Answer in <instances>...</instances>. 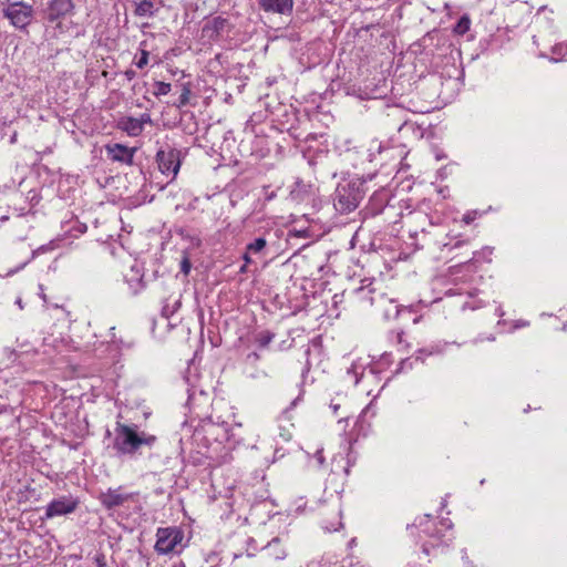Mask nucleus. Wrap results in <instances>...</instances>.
Masks as SVG:
<instances>
[{"label": "nucleus", "instance_id": "f257e3e1", "mask_svg": "<svg viewBox=\"0 0 567 567\" xmlns=\"http://www.w3.org/2000/svg\"><path fill=\"white\" fill-rule=\"evenodd\" d=\"M157 442L156 435L141 431L137 424L116 421L112 444L109 447L114 452V456L118 458L136 460L148 452L150 461L154 463L152 451Z\"/></svg>", "mask_w": 567, "mask_h": 567}, {"label": "nucleus", "instance_id": "f03ea898", "mask_svg": "<svg viewBox=\"0 0 567 567\" xmlns=\"http://www.w3.org/2000/svg\"><path fill=\"white\" fill-rule=\"evenodd\" d=\"M368 192L367 178L359 177L340 183L333 194V206L340 214H349L358 208Z\"/></svg>", "mask_w": 567, "mask_h": 567}, {"label": "nucleus", "instance_id": "7ed1b4c3", "mask_svg": "<svg viewBox=\"0 0 567 567\" xmlns=\"http://www.w3.org/2000/svg\"><path fill=\"white\" fill-rule=\"evenodd\" d=\"M183 152L171 144H165L156 152V163L162 174L172 176L174 179L179 172Z\"/></svg>", "mask_w": 567, "mask_h": 567}, {"label": "nucleus", "instance_id": "20e7f679", "mask_svg": "<svg viewBox=\"0 0 567 567\" xmlns=\"http://www.w3.org/2000/svg\"><path fill=\"white\" fill-rule=\"evenodd\" d=\"M33 7L23 1L11 2L2 9V16L10 21L16 29L25 31L33 19Z\"/></svg>", "mask_w": 567, "mask_h": 567}, {"label": "nucleus", "instance_id": "39448f33", "mask_svg": "<svg viewBox=\"0 0 567 567\" xmlns=\"http://www.w3.org/2000/svg\"><path fill=\"white\" fill-rule=\"evenodd\" d=\"M183 538L184 532L178 527H159L156 532L154 549L159 555L171 554Z\"/></svg>", "mask_w": 567, "mask_h": 567}, {"label": "nucleus", "instance_id": "423d86ee", "mask_svg": "<svg viewBox=\"0 0 567 567\" xmlns=\"http://www.w3.org/2000/svg\"><path fill=\"white\" fill-rule=\"evenodd\" d=\"M234 29L235 24L229 19L217 16L204 24L202 32L209 41L219 42L228 38Z\"/></svg>", "mask_w": 567, "mask_h": 567}, {"label": "nucleus", "instance_id": "0eeeda50", "mask_svg": "<svg viewBox=\"0 0 567 567\" xmlns=\"http://www.w3.org/2000/svg\"><path fill=\"white\" fill-rule=\"evenodd\" d=\"M80 501L71 495L52 499L45 507L44 518L50 519L56 516H64L74 513Z\"/></svg>", "mask_w": 567, "mask_h": 567}, {"label": "nucleus", "instance_id": "6e6552de", "mask_svg": "<svg viewBox=\"0 0 567 567\" xmlns=\"http://www.w3.org/2000/svg\"><path fill=\"white\" fill-rule=\"evenodd\" d=\"M389 190L382 187L378 190H374L370 196L367 206L361 212L363 217H375L377 215L381 214L384 208L389 206Z\"/></svg>", "mask_w": 567, "mask_h": 567}, {"label": "nucleus", "instance_id": "1a4fd4ad", "mask_svg": "<svg viewBox=\"0 0 567 567\" xmlns=\"http://www.w3.org/2000/svg\"><path fill=\"white\" fill-rule=\"evenodd\" d=\"M122 486L116 488H109L106 492L100 493L97 496L99 502L106 511H112L122 506L124 503L131 501L134 493H121Z\"/></svg>", "mask_w": 567, "mask_h": 567}, {"label": "nucleus", "instance_id": "9d476101", "mask_svg": "<svg viewBox=\"0 0 567 567\" xmlns=\"http://www.w3.org/2000/svg\"><path fill=\"white\" fill-rule=\"evenodd\" d=\"M343 161L354 168L363 166L367 162H371L372 153L363 144L348 147L342 154H340Z\"/></svg>", "mask_w": 567, "mask_h": 567}, {"label": "nucleus", "instance_id": "9b49d317", "mask_svg": "<svg viewBox=\"0 0 567 567\" xmlns=\"http://www.w3.org/2000/svg\"><path fill=\"white\" fill-rule=\"evenodd\" d=\"M73 9L74 3L72 0H50L44 10L45 19L49 22H55L71 13Z\"/></svg>", "mask_w": 567, "mask_h": 567}, {"label": "nucleus", "instance_id": "f8f14e48", "mask_svg": "<svg viewBox=\"0 0 567 567\" xmlns=\"http://www.w3.org/2000/svg\"><path fill=\"white\" fill-rule=\"evenodd\" d=\"M293 0H259L260 10L267 13L290 16L293 11Z\"/></svg>", "mask_w": 567, "mask_h": 567}, {"label": "nucleus", "instance_id": "ddd939ff", "mask_svg": "<svg viewBox=\"0 0 567 567\" xmlns=\"http://www.w3.org/2000/svg\"><path fill=\"white\" fill-rule=\"evenodd\" d=\"M106 152L109 157L113 162H120L124 164H133L134 153L136 152L135 147H127L126 145L115 143L113 145L106 146Z\"/></svg>", "mask_w": 567, "mask_h": 567}, {"label": "nucleus", "instance_id": "4468645a", "mask_svg": "<svg viewBox=\"0 0 567 567\" xmlns=\"http://www.w3.org/2000/svg\"><path fill=\"white\" fill-rule=\"evenodd\" d=\"M439 352H440L439 349L434 348V347L419 349L415 352V355L401 359V361L399 363V367L395 370V373L406 372L409 370H412L414 363H416V362H422L423 363L425 357L432 355V354L439 353Z\"/></svg>", "mask_w": 567, "mask_h": 567}, {"label": "nucleus", "instance_id": "2eb2a0df", "mask_svg": "<svg viewBox=\"0 0 567 567\" xmlns=\"http://www.w3.org/2000/svg\"><path fill=\"white\" fill-rule=\"evenodd\" d=\"M441 41H442V35H441L440 30L433 29V30L426 32L421 39L415 41L412 44V47L417 48V49H415V52L422 54L427 49H431V48L437 49L441 44Z\"/></svg>", "mask_w": 567, "mask_h": 567}, {"label": "nucleus", "instance_id": "dca6fc26", "mask_svg": "<svg viewBox=\"0 0 567 567\" xmlns=\"http://www.w3.org/2000/svg\"><path fill=\"white\" fill-rule=\"evenodd\" d=\"M264 556L269 560H282L287 556L286 548L279 537L272 538L264 548Z\"/></svg>", "mask_w": 567, "mask_h": 567}, {"label": "nucleus", "instance_id": "f3484780", "mask_svg": "<svg viewBox=\"0 0 567 567\" xmlns=\"http://www.w3.org/2000/svg\"><path fill=\"white\" fill-rule=\"evenodd\" d=\"M377 307L381 311L384 319L396 318L402 311L401 307L392 299H388L384 295L380 293L377 300Z\"/></svg>", "mask_w": 567, "mask_h": 567}, {"label": "nucleus", "instance_id": "a211bd4d", "mask_svg": "<svg viewBox=\"0 0 567 567\" xmlns=\"http://www.w3.org/2000/svg\"><path fill=\"white\" fill-rule=\"evenodd\" d=\"M334 156H337L336 152L331 153L328 148L318 147L309 157V164L312 166H321L322 168H328L330 161Z\"/></svg>", "mask_w": 567, "mask_h": 567}, {"label": "nucleus", "instance_id": "6ab92c4d", "mask_svg": "<svg viewBox=\"0 0 567 567\" xmlns=\"http://www.w3.org/2000/svg\"><path fill=\"white\" fill-rule=\"evenodd\" d=\"M134 6V14L140 18H153L158 8L151 0H132Z\"/></svg>", "mask_w": 567, "mask_h": 567}, {"label": "nucleus", "instance_id": "aec40b11", "mask_svg": "<svg viewBox=\"0 0 567 567\" xmlns=\"http://www.w3.org/2000/svg\"><path fill=\"white\" fill-rule=\"evenodd\" d=\"M118 127L130 136H138L143 132V121L136 117L127 116L118 122Z\"/></svg>", "mask_w": 567, "mask_h": 567}, {"label": "nucleus", "instance_id": "412c9836", "mask_svg": "<svg viewBox=\"0 0 567 567\" xmlns=\"http://www.w3.org/2000/svg\"><path fill=\"white\" fill-rule=\"evenodd\" d=\"M312 186L303 183L301 179H297L295 185L290 189V197L296 202H303L311 195Z\"/></svg>", "mask_w": 567, "mask_h": 567}, {"label": "nucleus", "instance_id": "4be33fe9", "mask_svg": "<svg viewBox=\"0 0 567 567\" xmlns=\"http://www.w3.org/2000/svg\"><path fill=\"white\" fill-rule=\"evenodd\" d=\"M266 248L267 240L265 237H257L246 246L248 254L252 255H265Z\"/></svg>", "mask_w": 567, "mask_h": 567}, {"label": "nucleus", "instance_id": "5701e85b", "mask_svg": "<svg viewBox=\"0 0 567 567\" xmlns=\"http://www.w3.org/2000/svg\"><path fill=\"white\" fill-rule=\"evenodd\" d=\"M182 91L176 102H174V105L178 109H182L189 104V97L192 94L190 90V83H184L181 85Z\"/></svg>", "mask_w": 567, "mask_h": 567}, {"label": "nucleus", "instance_id": "b1692460", "mask_svg": "<svg viewBox=\"0 0 567 567\" xmlns=\"http://www.w3.org/2000/svg\"><path fill=\"white\" fill-rule=\"evenodd\" d=\"M471 27V19L467 14L462 16L453 28V31L457 35L465 34Z\"/></svg>", "mask_w": 567, "mask_h": 567}, {"label": "nucleus", "instance_id": "393cba45", "mask_svg": "<svg viewBox=\"0 0 567 567\" xmlns=\"http://www.w3.org/2000/svg\"><path fill=\"white\" fill-rule=\"evenodd\" d=\"M275 338V333L268 330L260 331L256 336V342L259 348H266Z\"/></svg>", "mask_w": 567, "mask_h": 567}, {"label": "nucleus", "instance_id": "a878e982", "mask_svg": "<svg viewBox=\"0 0 567 567\" xmlns=\"http://www.w3.org/2000/svg\"><path fill=\"white\" fill-rule=\"evenodd\" d=\"M153 86H154L153 94L157 97L168 94L172 89L171 83H166L163 81H155Z\"/></svg>", "mask_w": 567, "mask_h": 567}, {"label": "nucleus", "instance_id": "bb28decb", "mask_svg": "<svg viewBox=\"0 0 567 567\" xmlns=\"http://www.w3.org/2000/svg\"><path fill=\"white\" fill-rule=\"evenodd\" d=\"M551 52H553L554 55H556V58H553V60L557 62L563 56H565L567 54V44H565V43L555 44L551 48Z\"/></svg>", "mask_w": 567, "mask_h": 567}, {"label": "nucleus", "instance_id": "cd10ccee", "mask_svg": "<svg viewBox=\"0 0 567 567\" xmlns=\"http://www.w3.org/2000/svg\"><path fill=\"white\" fill-rule=\"evenodd\" d=\"M192 269V261L187 251L183 252V258L181 260V272L185 276H188Z\"/></svg>", "mask_w": 567, "mask_h": 567}, {"label": "nucleus", "instance_id": "c85d7f7f", "mask_svg": "<svg viewBox=\"0 0 567 567\" xmlns=\"http://www.w3.org/2000/svg\"><path fill=\"white\" fill-rule=\"evenodd\" d=\"M391 334L393 336V338L395 339L396 343L401 347L399 349V351H403V350H408L410 344L406 343L403 339V336H404V332L401 330V331H392Z\"/></svg>", "mask_w": 567, "mask_h": 567}, {"label": "nucleus", "instance_id": "c756f323", "mask_svg": "<svg viewBox=\"0 0 567 567\" xmlns=\"http://www.w3.org/2000/svg\"><path fill=\"white\" fill-rule=\"evenodd\" d=\"M148 56H150V52L145 49H141V56L140 59L135 62V65L138 68V69H143L147 65L148 63Z\"/></svg>", "mask_w": 567, "mask_h": 567}, {"label": "nucleus", "instance_id": "7c9ffc66", "mask_svg": "<svg viewBox=\"0 0 567 567\" xmlns=\"http://www.w3.org/2000/svg\"><path fill=\"white\" fill-rule=\"evenodd\" d=\"M468 244V240H456L454 244L452 243H446L443 245V248H447L449 250H453V249H456V248H461L463 247L464 245H467Z\"/></svg>", "mask_w": 567, "mask_h": 567}, {"label": "nucleus", "instance_id": "2f4dec72", "mask_svg": "<svg viewBox=\"0 0 567 567\" xmlns=\"http://www.w3.org/2000/svg\"><path fill=\"white\" fill-rule=\"evenodd\" d=\"M94 563H95L96 567H107L106 558L103 553H99L95 555Z\"/></svg>", "mask_w": 567, "mask_h": 567}, {"label": "nucleus", "instance_id": "473e14b6", "mask_svg": "<svg viewBox=\"0 0 567 567\" xmlns=\"http://www.w3.org/2000/svg\"><path fill=\"white\" fill-rule=\"evenodd\" d=\"M477 214V210L468 212L463 216L462 221L466 225H470L472 221L475 220Z\"/></svg>", "mask_w": 567, "mask_h": 567}, {"label": "nucleus", "instance_id": "72a5a7b5", "mask_svg": "<svg viewBox=\"0 0 567 567\" xmlns=\"http://www.w3.org/2000/svg\"><path fill=\"white\" fill-rule=\"evenodd\" d=\"M52 249H53V247H52L51 244L42 245V246H40L39 248H37V249H34L32 251V258H34L35 256H38L40 254H44V252H47L49 250H52Z\"/></svg>", "mask_w": 567, "mask_h": 567}, {"label": "nucleus", "instance_id": "f704fd0d", "mask_svg": "<svg viewBox=\"0 0 567 567\" xmlns=\"http://www.w3.org/2000/svg\"><path fill=\"white\" fill-rule=\"evenodd\" d=\"M358 292L361 295V297H362L363 299H369V300H370V303H371L372 306L374 305V302H375L374 297H372V296H371V297H368V293H372V292H374V290H373V289H369L368 291H365V289H364V288H360V289L358 290Z\"/></svg>", "mask_w": 567, "mask_h": 567}, {"label": "nucleus", "instance_id": "c9c22d12", "mask_svg": "<svg viewBox=\"0 0 567 567\" xmlns=\"http://www.w3.org/2000/svg\"><path fill=\"white\" fill-rule=\"evenodd\" d=\"M285 455H286V450L284 447H276L274 451L272 462L284 458Z\"/></svg>", "mask_w": 567, "mask_h": 567}, {"label": "nucleus", "instance_id": "e433bc0d", "mask_svg": "<svg viewBox=\"0 0 567 567\" xmlns=\"http://www.w3.org/2000/svg\"><path fill=\"white\" fill-rule=\"evenodd\" d=\"M305 353H306V357L308 358L310 354V349L308 348ZM309 370H310V363H309V360L307 359V363H306L305 368L302 369V378H305V375L309 372Z\"/></svg>", "mask_w": 567, "mask_h": 567}, {"label": "nucleus", "instance_id": "4c0bfd02", "mask_svg": "<svg viewBox=\"0 0 567 567\" xmlns=\"http://www.w3.org/2000/svg\"><path fill=\"white\" fill-rule=\"evenodd\" d=\"M251 255L252 254H248V250L246 249V251L243 255L244 264L249 266V265H251L254 262V259L251 258Z\"/></svg>", "mask_w": 567, "mask_h": 567}, {"label": "nucleus", "instance_id": "58836bf2", "mask_svg": "<svg viewBox=\"0 0 567 567\" xmlns=\"http://www.w3.org/2000/svg\"><path fill=\"white\" fill-rule=\"evenodd\" d=\"M124 75L125 78L128 80V81H132L136 78V72L133 70V69H127L125 72H124Z\"/></svg>", "mask_w": 567, "mask_h": 567}, {"label": "nucleus", "instance_id": "ea45409f", "mask_svg": "<svg viewBox=\"0 0 567 567\" xmlns=\"http://www.w3.org/2000/svg\"><path fill=\"white\" fill-rule=\"evenodd\" d=\"M315 457L317 460V462L320 464V465H323L324 463V457H323V452L322 451H317L316 454H315Z\"/></svg>", "mask_w": 567, "mask_h": 567}, {"label": "nucleus", "instance_id": "a19ab883", "mask_svg": "<svg viewBox=\"0 0 567 567\" xmlns=\"http://www.w3.org/2000/svg\"><path fill=\"white\" fill-rule=\"evenodd\" d=\"M174 313V309L173 310H169L168 306H164L163 309H162V315L166 318H168L171 315Z\"/></svg>", "mask_w": 567, "mask_h": 567}, {"label": "nucleus", "instance_id": "79ce46f5", "mask_svg": "<svg viewBox=\"0 0 567 567\" xmlns=\"http://www.w3.org/2000/svg\"><path fill=\"white\" fill-rule=\"evenodd\" d=\"M138 120H140V121H143V125H144L145 123H151V116H150V114H147V113L142 114L141 118H138Z\"/></svg>", "mask_w": 567, "mask_h": 567}, {"label": "nucleus", "instance_id": "37998d69", "mask_svg": "<svg viewBox=\"0 0 567 567\" xmlns=\"http://www.w3.org/2000/svg\"><path fill=\"white\" fill-rule=\"evenodd\" d=\"M330 408L332 409V412L334 415H338V411L340 409V404L333 403V401L330 403Z\"/></svg>", "mask_w": 567, "mask_h": 567}, {"label": "nucleus", "instance_id": "c03bdc74", "mask_svg": "<svg viewBox=\"0 0 567 567\" xmlns=\"http://www.w3.org/2000/svg\"><path fill=\"white\" fill-rule=\"evenodd\" d=\"M441 525H442V526H444V527H445V528H447V529L453 527L452 522H451V520H449V519H442V520H441Z\"/></svg>", "mask_w": 567, "mask_h": 567}, {"label": "nucleus", "instance_id": "a18cd8bd", "mask_svg": "<svg viewBox=\"0 0 567 567\" xmlns=\"http://www.w3.org/2000/svg\"><path fill=\"white\" fill-rule=\"evenodd\" d=\"M248 267H249L248 265L244 264V265L239 268V274H247V272H249L250 270H249V268H248Z\"/></svg>", "mask_w": 567, "mask_h": 567}, {"label": "nucleus", "instance_id": "49530a36", "mask_svg": "<svg viewBox=\"0 0 567 567\" xmlns=\"http://www.w3.org/2000/svg\"><path fill=\"white\" fill-rule=\"evenodd\" d=\"M17 135H18V134H17V131H13V133L11 134L10 140H9L10 144L16 143V141H17Z\"/></svg>", "mask_w": 567, "mask_h": 567}, {"label": "nucleus", "instance_id": "de8ad7c7", "mask_svg": "<svg viewBox=\"0 0 567 567\" xmlns=\"http://www.w3.org/2000/svg\"><path fill=\"white\" fill-rule=\"evenodd\" d=\"M303 390L300 391L299 395L291 402V406H296L297 402L301 399Z\"/></svg>", "mask_w": 567, "mask_h": 567}, {"label": "nucleus", "instance_id": "09e8293b", "mask_svg": "<svg viewBox=\"0 0 567 567\" xmlns=\"http://www.w3.org/2000/svg\"><path fill=\"white\" fill-rule=\"evenodd\" d=\"M431 537L441 538L443 535L441 534V530H435V533L431 534Z\"/></svg>", "mask_w": 567, "mask_h": 567}, {"label": "nucleus", "instance_id": "8fccbe9b", "mask_svg": "<svg viewBox=\"0 0 567 567\" xmlns=\"http://www.w3.org/2000/svg\"><path fill=\"white\" fill-rule=\"evenodd\" d=\"M192 241H193V244H194L195 246H199V245H200V243H202V241H200V239H199L198 237H194V238H192Z\"/></svg>", "mask_w": 567, "mask_h": 567}, {"label": "nucleus", "instance_id": "3c124183", "mask_svg": "<svg viewBox=\"0 0 567 567\" xmlns=\"http://www.w3.org/2000/svg\"><path fill=\"white\" fill-rule=\"evenodd\" d=\"M8 219H9V216H8V215H1V216H0V221H1V223H2V221H6V220H8Z\"/></svg>", "mask_w": 567, "mask_h": 567}, {"label": "nucleus", "instance_id": "603ef678", "mask_svg": "<svg viewBox=\"0 0 567 567\" xmlns=\"http://www.w3.org/2000/svg\"><path fill=\"white\" fill-rule=\"evenodd\" d=\"M250 357L255 358L256 360L259 359V355L256 352L248 354V358H250Z\"/></svg>", "mask_w": 567, "mask_h": 567}, {"label": "nucleus", "instance_id": "864d4df0", "mask_svg": "<svg viewBox=\"0 0 567 567\" xmlns=\"http://www.w3.org/2000/svg\"><path fill=\"white\" fill-rule=\"evenodd\" d=\"M473 255H476V254H475V252H473ZM474 258H475V256H473L472 258H468V260H466V261H460V264H466V262H468V261H472Z\"/></svg>", "mask_w": 567, "mask_h": 567}, {"label": "nucleus", "instance_id": "5fc2aeb1", "mask_svg": "<svg viewBox=\"0 0 567 567\" xmlns=\"http://www.w3.org/2000/svg\"><path fill=\"white\" fill-rule=\"evenodd\" d=\"M111 436H112V432L110 430H106L105 437H111Z\"/></svg>", "mask_w": 567, "mask_h": 567}, {"label": "nucleus", "instance_id": "6e6d98bb", "mask_svg": "<svg viewBox=\"0 0 567 567\" xmlns=\"http://www.w3.org/2000/svg\"><path fill=\"white\" fill-rule=\"evenodd\" d=\"M178 234H179L182 237H186V235H185V230H184V229H181V230L178 231Z\"/></svg>", "mask_w": 567, "mask_h": 567}, {"label": "nucleus", "instance_id": "4d7b16f0", "mask_svg": "<svg viewBox=\"0 0 567 567\" xmlns=\"http://www.w3.org/2000/svg\"><path fill=\"white\" fill-rule=\"evenodd\" d=\"M423 551L429 554V549H427V546L426 545H423Z\"/></svg>", "mask_w": 567, "mask_h": 567}, {"label": "nucleus", "instance_id": "13d9d810", "mask_svg": "<svg viewBox=\"0 0 567 567\" xmlns=\"http://www.w3.org/2000/svg\"><path fill=\"white\" fill-rule=\"evenodd\" d=\"M272 197H274V194H269V196L267 198L271 199Z\"/></svg>", "mask_w": 567, "mask_h": 567}]
</instances>
